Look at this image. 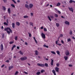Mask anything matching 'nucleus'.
Returning <instances> with one entry per match:
<instances>
[{
    "label": "nucleus",
    "mask_w": 75,
    "mask_h": 75,
    "mask_svg": "<svg viewBox=\"0 0 75 75\" xmlns=\"http://www.w3.org/2000/svg\"><path fill=\"white\" fill-rule=\"evenodd\" d=\"M4 31H7V33H8V34H10L11 33H13V31L9 27H7L6 28H5L4 29Z\"/></svg>",
    "instance_id": "1"
},
{
    "label": "nucleus",
    "mask_w": 75,
    "mask_h": 75,
    "mask_svg": "<svg viewBox=\"0 0 75 75\" xmlns=\"http://www.w3.org/2000/svg\"><path fill=\"white\" fill-rule=\"evenodd\" d=\"M37 65L39 67H44L45 66V67H48V64L47 63H45V64H44L38 63Z\"/></svg>",
    "instance_id": "2"
},
{
    "label": "nucleus",
    "mask_w": 75,
    "mask_h": 75,
    "mask_svg": "<svg viewBox=\"0 0 75 75\" xmlns=\"http://www.w3.org/2000/svg\"><path fill=\"white\" fill-rule=\"evenodd\" d=\"M65 55H66V56L69 55V52L68 50H67L66 51Z\"/></svg>",
    "instance_id": "3"
},
{
    "label": "nucleus",
    "mask_w": 75,
    "mask_h": 75,
    "mask_svg": "<svg viewBox=\"0 0 75 75\" xmlns=\"http://www.w3.org/2000/svg\"><path fill=\"white\" fill-rule=\"evenodd\" d=\"M41 36L43 38H45V35L44 33H41Z\"/></svg>",
    "instance_id": "4"
},
{
    "label": "nucleus",
    "mask_w": 75,
    "mask_h": 75,
    "mask_svg": "<svg viewBox=\"0 0 75 75\" xmlns=\"http://www.w3.org/2000/svg\"><path fill=\"white\" fill-rule=\"evenodd\" d=\"M0 48L1 51H3V44H1V45Z\"/></svg>",
    "instance_id": "5"
},
{
    "label": "nucleus",
    "mask_w": 75,
    "mask_h": 75,
    "mask_svg": "<svg viewBox=\"0 0 75 75\" xmlns=\"http://www.w3.org/2000/svg\"><path fill=\"white\" fill-rule=\"evenodd\" d=\"M55 70L56 72H59V68L57 67H56L55 68Z\"/></svg>",
    "instance_id": "6"
},
{
    "label": "nucleus",
    "mask_w": 75,
    "mask_h": 75,
    "mask_svg": "<svg viewBox=\"0 0 75 75\" xmlns=\"http://www.w3.org/2000/svg\"><path fill=\"white\" fill-rule=\"evenodd\" d=\"M69 9V10L70 11H71L72 13H73L74 12V9L72 8H68Z\"/></svg>",
    "instance_id": "7"
},
{
    "label": "nucleus",
    "mask_w": 75,
    "mask_h": 75,
    "mask_svg": "<svg viewBox=\"0 0 75 75\" xmlns=\"http://www.w3.org/2000/svg\"><path fill=\"white\" fill-rule=\"evenodd\" d=\"M65 23L66 24H67L68 25H69V22L66 21H65Z\"/></svg>",
    "instance_id": "8"
},
{
    "label": "nucleus",
    "mask_w": 75,
    "mask_h": 75,
    "mask_svg": "<svg viewBox=\"0 0 75 75\" xmlns=\"http://www.w3.org/2000/svg\"><path fill=\"white\" fill-rule=\"evenodd\" d=\"M12 27L13 28H15V24L14 23H12Z\"/></svg>",
    "instance_id": "9"
},
{
    "label": "nucleus",
    "mask_w": 75,
    "mask_h": 75,
    "mask_svg": "<svg viewBox=\"0 0 75 75\" xmlns=\"http://www.w3.org/2000/svg\"><path fill=\"white\" fill-rule=\"evenodd\" d=\"M51 65H52V66L53 65V64L54 63V60H53V59H51Z\"/></svg>",
    "instance_id": "10"
},
{
    "label": "nucleus",
    "mask_w": 75,
    "mask_h": 75,
    "mask_svg": "<svg viewBox=\"0 0 75 75\" xmlns=\"http://www.w3.org/2000/svg\"><path fill=\"white\" fill-rule=\"evenodd\" d=\"M13 66H11L9 67L8 68H9V70H11V69H13Z\"/></svg>",
    "instance_id": "11"
},
{
    "label": "nucleus",
    "mask_w": 75,
    "mask_h": 75,
    "mask_svg": "<svg viewBox=\"0 0 75 75\" xmlns=\"http://www.w3.org/2000/svg\"><path fill=\"white\" fill-rule=\"evenodd\" d=\"M35 54L36 55H37L38 54V52L37 51V50H35Z\"/></svg>",
    "instance_id": "12"
},
{
    "label": "nucleus",
    "mask_w": 75,
    "mask_h": 75,
    "mask_svg": "<svg viewBox=\"0 0 75 75\" xmlns=\"http://www.w3.org/2000/svg\"><path fill=\"white\" fill-rule=\"evenodd\" d=\"M52 72L54 74V75H57L56 74V73H55V71L54 70H53L52 71Z\"/></svg>",
    "instance_id": "13"
},
{
    "label": "nucleus",
    "mask_w": 75,
    "mask_h": 75,
    "mask_svg": "<svg viewBox=\"0 0 75 75\" xmlns=\"http://www.w3.org/2000/svg\"><path fill=\"white\" fill-rule=\"evenodd\" d=\"M33 7V5L32 4H30L29 5V7L30 8H31L32 7Z\"/></svg>",
    "instance_id": "14"
},
{
    "label": "nucleus",
    "mask_w": 75,
    "mask_h": 75,
    "mask_svg": "<svg viewBox=\"0 0 75 75\" xmlns=\"http://www.w3.org/2000/svg\"><path fill=\"white\" fill-rule=\"evenodd\" d=\"M16 24L18 26H19L20 25V23L19 22H16Z\"/></svg>",
    "instance_id": "15"
},
{
    "label": "nucleus",
    "mask_w": 75,
    "mask_h": 75,
    "mask_svg": "<svg viewBox=\"0 0 75 75\" xmlns=\"http://www.w3.org/2000/svg\"><path fill=\"white\" fill-rule=\"evenodd\" d=\"M19 53H20V54H21V55H23V54H24V53H23V52H21V50H20L19 51Z\"/></svg>",
    "instance_id": "16"
},
{
    "label": "nucleus",
    "mask_w": 75,
    "mask_h": 75,
    "mask_svg": "<svg viewBox=\"0 0 75 75\" xmlns=\"http://www.w3.org/2000/svg\"><path fill=\"white\" fill-rule=\"evenodd\" d=\"M56 44H57V45H58L59 46H61V44H58V42L57 41H56Z\"/></svg>",
    "instance_id": "17"
},
{
    "label": "nucleus",
    "mask_w": 75,
    "mask_h": 75,
    "mask_svg": "<svg viewBox=\"0 0 75 75\" xmlns=\"http://www.w3.org/2000/svg\"><path fill=\"white\" fill-rule=\"evenodd\" d=\"M8 11L9 14H10L11 13V11L10 10V8H8Z\"/></svg>",
    "instance_id": "18"
},
{
    "label": "nucleus",
    "mask_w": 75,
    "mask_h": 75,
    "mask_svg": "<svg viewBox=\"0 0 75 75\" xmlns=\"http://www.w3.org/2000/svg\"><path fill=\"white\" fill-rule=\"evenodd\" d=\"M64 58L65 59V60H66V61H67V60L68 59V57L67 56H64Z\"/></svg>",
    "instance_id": "19"
},
{
    "label": "nucleus",
    "mask_w": 75,
    "mask_h": 75,
    "mask_svg": "<svg viewBox=\"0 0 75 75\" xmlns=\"http://www.w3.org/2000/svg\"><path fill=\"white\" fill-rule=\"evenodd\" d=\"M55 9L56 10V11H57V12L59 14H61V12H60V11H58V10H57V9H56V8H55Z\"/></svg>",
    "instance_id": "20"
},
{
    "label": "nucleus",
    "mask_w": 75,
    "mask_h": 75,
    "mask_svg": "<svg viewBox=\"0 0 75 75\" xmlns=\"http://www.w3.org/2000/svg\"><path fill=\"white\" fill-rule=\"evenodd\" d=\"M30 25H32V27L33 26V23L31 22H30Z\"/></svg>",
    "instance_id": "21"
},
{
    "label": "nucleus",
    "mask_w": 75,
    "mask_h": 75,
    "mask_svg": "<svg viewBox=\"0 0 75 75\" xmlns=\"http://www.w3.org/2000/svg\"><path fill=\"white\" fill-rule=\"evenodd\" d=\"M47 18H48L49 20L50 21H51V18H50V17L49 16H47Z\"/></svg>",
    "instance_id": "22"
},
{
    "label": "nucleus",
    "mask_w": 75,
    "mask_h": 75,
    "mask_svg": "<svg viewBox=\"0 0 75 75\" xmlns=\"http://www.w3.org/2000/svg\"><path fill=\"white\" fill-rule=\"evenodd\" d=\"M24 18H28V16H23Z\"/></svg>",
    "instance_id": "23"
},
{
    "label": "nucleus",
    "mask_w": 75,
    "mask_h": 75,
    "mask_svg": "<svg viewBox=\"0 0 75 75\" xmlns=\"http://www.w3.org/2000/svg\"><path fill=\"white\" fill-rule=\"evenodd\" d=\"M43 47H45L46 48H48V46L47 45H46L45 44L44 45Z\"/></svg>",
    "instance_id": "24"
},
{
    "label": "nucleus",
    "mask_w": 75,
    "mask_h": 75,
    "mask_svg": "<svg viewBox=\"0 0 75 75\" xmlns=\"http://www.w3.org/2000/svg\"><path fill=\"white\" fill-rule=\"evenodd\" d=\"M51 52L52 53V54H56V53L54 51H51Z\"/></svg>",
    "instance_id": "25"
},
{
    "label": "nucleus",
    "mask_w": 75,
    "mask_h": 75,
    "mask_svg": "<svg viewBox=\"0 0 75 75\" xmlns=\"http://www.w3.org/2000/svg\"><path fill=\"white\" fill-rule=\"evenodd\" d=\"M71 41V40L70 38H69L67 39V42H69V41Z\"/></svg>",
    "instance_id": "26"
},
{
    "label": "nucleus",
    "mask_w": 75,
    "mask_h": 75,
    "mask_svg": "<svg viewBox=\"0 0 75 75\" xmlns=\"http://www.w3.org/2000/svg\"><path fill=\"white\" fill-rule=\"evenodd\" d=\"M4 25H8V24L6 22L4 23Z\"/></svg>",
    "instance_id": "27"
},
{
    "label": "nucleus",
    "mask_w": 75,
    "mask_h": 75,
    "mask_svg": "<svg viewBox=\"0 0 75 75\" xmlns=\"http://www.w3.org/2000/svg\"><path fill=\"white\" fill-rule=\"evenodd\" d=\"M56 52L58 55H59V54H60V52H59V51H56Z\"/></svg>",
    "instance_id": "28"
},
{
    "label": "nucleus",
    "mask_w": 75,
    "mask_h": 75,
    "mask_svg": "<svg viewBox=\"0 0 75 75\" xmlns=\"http://www.w3.org/2000/svg\"><path fill=\"white\" fill-rule=\"evenodd\" d=\"M2 7L3 8V10L4 11L6 10V7H5V6H3Z\"/></svg>",
    "instance_id": "29"
},
{
    "label": "nucleus",
    "mask_w": 75,
    "mask_h": 75,
    "mask_svg": "<svg viewBox=\"0 0 75 75\" xmlns=\"http://www.w3.org/2000/svg\"><path fill=\"white\" fill-rule=\"evenodd\" d=\"M11 6H12V7H13V8H15V6H14V5L13 4H11Z\"/></svg>",
    "instance_id": "30"
},
{
    "label": "nucleus",
    "mask_w": 75,
    "mask_h": 75,
    "mask_svg": "<svg viewBox=\"0 0 75 75\" xmlns=\"http://www.w3.org/2000/svg\"><path fill=\"white\" fill-rule=\"evenodd\" d=\"M69 34L70 35H72V31L71 30H70V32H69Z\"/></svg>",
    "instance_id": "31"
},
{
    "label": "nucleus",
    "mask_w": 75,
    "mask_h": 75,
    "mask_svg": "<svg viewBox=\"0 0 75 75\" xmlns=\"http://www.w3.org/2000/svg\"><path fill=\"white\" fill-rule=\"evenodd\" d=\"M56 25L57 27H59V24L58 23H56Z\"/></svg>",
    "instance_id": "32"
},
{
    "label": "nucleus",
    "mask_w": 75,
    "mask_h": 75,
    "mask_svg": "<svg viewBox=\"0 0 75 75\" xmlns=\"http://www.w3.org/2000/svg\"><path fill=\"white\" fill-rule=\"evenodd\" d=\"M23 59H24V60H26V59H27V57H23Z\"/></svg>",
    "instance_id": "33"
},
{
    "label": "nucleus",
    "mask_w": 75,
    "mask_h": 75,
    "mask_svg": "<svg viewBox=\"0 0 75 75\" xmlns=\"http://www.w3.org/2000/svg\"><path fill=\"white\" fill-rule=\"evenodd\" d=\"M60 5H61V4L59 2L57 4V6H59Z\"/></svg>",
    "instance_id": "34"
},
{
    "label": "nucleus",
    "mask_w": 75,
    "mask_h": 75,
    "mask_svg": "<svg viewBox=\"0 0 75 75\" xmlns=\"http://www.w3.org/2000/svg\"><path fill=\"white\" fill-rule=\"evenodd\" d=\"M44 30L45 32H46V31H47V30L46 28H44Z\"/></svg>",
    "instance_id": "35"
},
{
    "label": "nucleus",
    "mask_w": 75,
    "mask_h": 75,
    "mask_svg": "<svg viewBox=\"0 0 75 75\" xmlns=\"http://www.w3.org/2000/svg\"><path fill=\"white\" fill-rule=\"evenodd\" d=\"M63 37V35L61 34L60 35L59 38H60V37Z\"/></svg>",
    "instance_id": "36"
},
{
    "label": "nucleus",
    "mask_w": 75,
    "mask_h": 75,
    "mask_svg": "<svg viewBox=\"0 0 75 75\" xmlns=\"http://www.w3.org/2000/svg\"><path fill=\"white\" fill-rule=\"evenodd\" d=\"M40 74H41V72H38L36 73V74L37 75H40Z\"/></svg>",
    "instance_id": "37"
},
{
    "label": "nucleus",
    "mask_w": 75,
    "mask_h": 75,
    "mask_svg": "<svg viewBox=\"0 0 75 75\" xmlns=\"http://www.w3.org/2000/svg\"><path fill=\"white\" fill-rule=\"evenodd\" d=\"M17 38H18V37H17V36H16L15 37V40L16 41H17Z\"/></svg>",
    "instance_id": "38"
},
{
    "label": "nucleus",
    "mask_w": 75,
    "mask_h": 75,
    "mask_svg": "<svg viewBox=\"0 0 75 75\" xmlns=\"http://www.w3.org/2000/svg\"><path fill=\"white\" fill-rule=\"evenodd\" d=\"M54 16L55 17H58V15L57 14H54Z\"/></svg>",
    "instance_id": "39"
},
{
    "label": "nucleus",
    "mask_w": 75,
    "mask_h": 75,
    "mask_svg": "<svg viewBox=\"0 0 75 75\" xmlns=\"http://www.w3.org/2000/svg\"><path fill=\"white\" fill-rule=\"evenodd\" d=\"M25 6L26 7V8H28V7H29V6L28 5H27V4H25Z\"/></svg>",
    "instance_id": "40"
},
{
    "label": "nucleus",
    "mask_w": 75,
    "mask_h": 75,
    "mask_svg": "<svg viewBox=\"0 0 75 75\" xmlns=\"http://www.w3.org/2000/svg\"><path fill=\"white\" fill-rule=\"evenodd\" d=\"M21 61H24V58H23V57H21Z\"/></svg>",
    "instance_id": "41"
},
{
    "label": "nucleus",
    "mask_w": 75,
    "mask_h": 75,
    "mask_svg": "<svg viewBox=\"0 0 75 75\" xmlns=\"http://www.w3.org/2000/svg\"><path fill=\"white\" fill-rule=\"evenodd\" d=\"M44 71H45V70H42L40 72H41V73H43V72H44Z\"/></svg>",
    "instance_id": "42"
},
{
    "label": "nucleus",
    "mask_w": 75,
    "mask_h": 75,
    "mask_svg": "<svg viewBox=\"0 0 75 75\" xmlns=\"http://www.w3.org/2000/svg\"><path fill=\"white\" fill-rule=\"evenodd\" d=\"M69 2L70 3H72L73 2V1L72 0H70L69 1Z\"/></svg>",
    "instance_id": "43"
},
{
    "label": "nucleus",
    "mask_w": 75,
    "mask_h": 75,
    "mask_svg": "<svg viewBox=\"0 0 75 75\" xmlns=\"http://www.w3.org/2000/svg\"><path fill=\"white\" fill-rule=\"evenodd\" d=\"M56 66H57V67H59V63H57L56 64Z\"/></svg>",
    "instance_id": "44"
},
{
    "label": "nucleus",
    "mask_w": 75,
    "mask_h": 75,
    "mask_svg": "<svg viewBox=\"0 0 75 75\" xmlns=\"http://www.w3.org/2000/svg\"><path fill=\"white\" fill-rule=\"evenodd\" d=\"M13 43H14V42L13 41L9 43L10 44H13Z\"/></svg>",
    "instance_id": "45"
},
{
    "label": "nucleus",
    "mask_w": 75,
    "mask_h": 75,
    "mask_svg": "<svg viewBox=\"0 0 75 75\" xmlns=\"http://www.w3.org/2000/svg\"><path fill=\"white\" fill-rule=\"evenodd\" d=\"M18 72L16 71V72L15 75H17V74H18Z\"/></svg>",
    "instance_id": "46"
},
{
    "label": "nucleus",
    "mask_w": 75,
    "mask_h": 75,
    "mask_svg": "<svg viewBox=\"0 0 75 75\" xmlns=\"http://www.w3.org/2000/svg\"><path fill=\"white\" fill-rule=\"evenodd\" d=\"M12 1H13V2H14V3H15V4H16L17 3H16V1H14V0H12Z\"/></svg>",
    "instance_id": "47"
},
{
    "label": "nucleus",
    "mask_w": 75,
    "mask_h": 75,
    "mask_svg": "<svg viewBox=\"0 0 75 75\" xmlns=\"http://www.w3.org/2000/svg\"><path fill=\"white\" fill-rule=\"evenodd\" d=\"M3 1H4V3H6V2H7V0H3Z\"/></svg>",
    "instance_id": "48"
},
{
    "label": "nucleus",
    "mask_w": 75,
    "mask_h": 75,
    "mask_svg": "<svg viewBox=\"0 0 75 75\" xmlns=\"http://www.w3.org/2000/svg\"><path fill=\"white\" fill-rule=\"evenodd\" d=\"M4 34H3L2 35V38H4Z\"/></svg>",
    "instance_id": "49"
},
{
    "label": "nucleus",
    "mask_w": 75,
    "mask_h": 75,
    "mask_svg": "<svg viewBox=\"0 0 75 75\" xmlns=\"http://www.w3.org/2000/svg\"><path fill=\"white\" fill-rule=\"evenodd\" d=\"M61 42L62 44H64V42L62 40H61Z\"/></svg>",
    "instance_id": "50"
},
{
    "label": "nucleus",
    "mask_w": 75,
    "mask_h": 75,
    "mask_svg": "<svg viewBox=\"0 0 75 75\" xmlns=\"http://www.w3.org/2000/svg\"><path fill=\"white\" fill-rule=\"evenodd\" d=\"M50 17L51 18H54V17L53 16H50Z\"/></svg>",
    "instance_id": "51"
},
{
    "label": "nucleus",
    "mask_w": 75,
    "mask_h": 75,
    "mask_svg": "<svg viewBox=\"0 0 75 75\" xmlns=\"http://www.w3.org/2000/svg\"><path fill=\"white\" fill-rule=\"evenodd\" d=\"M69 66L70 67H72L73 65L72 64H69Z\"/></svg>",
    "instance_id": "52"
},
{
    "label": "nucleus",
    "mask_w": 75,
    "mask_h": 75,
    "mask_svg": "<svg viewBox=\"0 0 75 75\" xmlns=\"http://www.w3.org/2000/svg\"><path fill=\"white\" fill-rule=\"evenodd\" d=\"M24 73H25V74L26 75H27L28 74V73L25 71H24Z\"/></svg>",
    "instance_id": "53"
},
{
    "label": "nucleus",
    "mask_w": 75,
    "mask_h": 75,
    "mask_svg": "<svg viewBox=\"0 0 75 75\" xmlns=\"http://www.w3.org/2000/svg\"><path fill=\"white\" fill-rule=\"evenodd\" d=\"M16 47V45H14L13 46L12 48H15V47Z\"/></svg>",
    "instance_id": "54"
},
{
    "label": "nucleus",
    "mask_w": 75,
    "mask_h": 75,
    "mask_svg": "<svg viewBox=\"0 0 75 75\" xmlns=\"http://www.w3.org/2000/svg\"><path fill=\"white\" fill-rule=\"evenodd\" d=\"M30 15L31 16H33V13H31Z\"/></svg>",
    "instance_id": "55"
},
{
    "label": "nucleus",
    "mask_w": 75,
    "mask_h": 75,
    "mask_svg": "<svg viewBox=\"0 0 75 75\" xmlns=\"http://www.w3.org/2000/svg\"><path fill=\"white\" fill-rule=\"evenodd\" d=\"M29 37H31V33H29Z\"/></svg>",
    "instance_id": "56"
},
{
    "label": "nucleus",
    "mask_w": 75,
    "mask_h": 75,
    "mask_svg": "<svg viewBox=\"0 0 75 75\" xmlns=\"http://www.w3.org/2000/svg\"><path fill=\"white\" fill-rule=\"evenodd\" d=\"M5 65L4 64H3L1 66V68H3L4 67V66Z\"/></svg>",
    "instance_id": "57"
},
{
    "label": "nucleus",
    "mask_w": 75,
    "mask_h": 75,
    "mask_svg": "<svg viewBox=\"0 0 75 75\" xmlns=\"http://www.w3.org/2000/svg\"><path fill=\"white\" fill-rule=\"evenodd\" d=\"M72 39H73L74 40H75V37H73L72 38Z\"/></svg>",
    "instance_id": "58"
},
{
    "label": "nucleus",
    "mask_w": 75,
    "mask_h": 75,
    "mask_svg": "<svg viewBox=\"0 0 75 75\" xmlns=\"http://www.w3.org/2000/svg\"><path fill=\"white\" fill-rule=\"evenodd\" d=\"M6 62H9V60H7L6 61Z\"/></svg>",
    "instance_id": "59"
},
{
    "label": "nucleus",
    "mask_w": 75,
    "mask_h": 75,
    "mask_svg": "<svg viewBox=\"0 0 75 75\" xmlns=\"http://www.w3.org/2000/svg\"><path fill=\"white\" fill-rule=\"evenodd\" d=\"M1 29H4V28L3 27V26H2L1 27Z\"/></svg>",
    "instance_id": "60"
},
{
    "label": "nucleus",
    "mask_w": 75,
    "mask_h": 75,
    "mask_svg": "<svg viewBox=\"0 0 75 75\" xmlns=\"http://www.w3.org/2000/svg\"><path fill=\"white\" fill-rule=\"evenodd\" d=\"M35 43H36V44H37V41L36 40H35Z\"/></svg>",
    "instance_id": "61"
},
{
    "label": "nucleus",
    "mask_w": 75,
    "mask_h": 75,
    "mask_svg": "<svg viewBox=\"0 0 75 75\" xmlns=\"http://www.w3.org/2000/svg\"><path fill=\"white\" fill-rule=\"evenodd\" d=\"M17 49H19L20 48V47L18 46H17Z\"/></svg>",
    "instance_id": "62"
},
{
    "label": "nucleus",
    "mask_w": 75,
    "mask_h": 75,
    "mask_svg": "<svg viewBox=\"0 0 75 75\" xmlns=\"http://www.w3.org/2000/svg\"><path fill=\"white\" fill-rule=\"evenodd\" d=\"M43 26H42L40 27L41 29H43Z\"/></svg>",
    "instance_id": "63"
},
{
    "label": "nucleus",
    "mask_w": 75,
    "mask_h": 75,
    "mask_svg": "<svg viewBox=\"0 0 75 75\" xmlns=\"http://www.w3.org/2000/svg\"><path fill=\"white\" fill-rule=\"evenodd\" d=\"M4 19H6V16H4Z\"/></svg>",
    "instance_id": "64"
}]
</instances>
